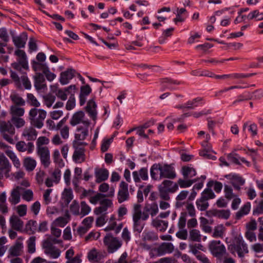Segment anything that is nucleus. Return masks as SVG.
<instances>
[{
	"instance_id": "40",
	"label": "nucleus",
	"mask_w": 263,
	"mask_h": 263,
	"mask_svg": "<svg viewBox=\"0 0 263 263\" xmlns=\"http://www.w3.org/2000/svg\"><path fill=\"white\" fill-rule=\"evenodd\" d=\"M20 106L12 105L10 109V114L12 117H18L23 116L25 112V109L20 107Z\"/></svg>"
},
{
	"instance_id": "51",
	"label": "nucleus",
	"mask_w": 263,
	"mask_h": 263,
	"mask_svg": "<svg viewBox=\"0 0 263 263\" xmlns=\"http://www.w3.org/2000/svg\"><path fill=\"white\" fill-rule=\"evenodd\" d=\"M6 154L11 160L14 166L16 168H20L21 163L15 154L12 151L9 149L6 151Z\"/></svg>"
},
{
	"instance_id": "11",
	"label": "nucleus",
	"mask_w": 263,
	"mask_h": 263,
	"mask_svg": "<svg viewBox=\"0 0 263 263\" xmlns=\"http://www.w3.org/2000/svg\"><path fill=\"white\" fill-rule=\"evenodd\" d=\"M11 170V164L3 154L0 153V172L6 178L10 177L9 173Z\"/></svg>"
},
{
	"instance_id": "17",
	"label": "nucleus",
	"mask_w": 263,
	"mask_h": 263,
	"mask_svg": "<svg viewBox=\"0 0 263 263\" xmlns=\"http://www.w3.org/2000/svg\"><path fill=\"white\" fill-rule=\"evenodd\" d=\"M12 41L14 45L18 48H24L27 40V35L25 32H23L18 36H15L11 33Z\"/></svg>"
},
{
	"instance_id": "50",
	"label": "nucleus",
	"mask_w": 263,
	"mask_h": 263,
	"mask_svg": "<svg viewBox=\"0 0 263 263\" xmlns=\"http://www.w3.org/2000/svg\"><path fill=\"white\" fill-rule=\"evenodd\" d=\"M10 98L14 103L13 105L24 106L25 104V100L18 94H11Z\"/></svg>"
},
{
	"instance_id": "20",
	"label": "nucleus",
	"mask_w": 263,
	"mask_h": 263,
	"mask_svg": "<svg viewBox=\"0 0 263 263\" xmlns=\"http://www.w3.org/2000/svg\"><path fill=\"white\" fill-rule=\"evenodd\" d=\"M37 154L39 156L42 164L48 167L50 163V153L48 149H38Z\"/></svg>"
},
{
	"instance_id": "1",
	"label": "nucleus",
	"mask_w": 263,
	"mask_h": 263,
	"mask_svg": "<svg viewBox=\"0 0 263 263\" xmlns=\"http://www.w3.org/2000/svg\"><path fill=\"white\" fill-rule=\"evenodd\" d=\"M150 174L152 179L156 181L174 179L177 177L173 164L155 163L151 166Z\"/></svg>"
},
{
	"instance_id": "23",
	"label": "nucleus",
	"mask_w": 263,
	"mask_h": 263,
	"mask_svg": "<svg viewBox=\"0 0 263 263\" xmlns=\"http://www.w3.org/2000/svg\"><path fill=\"white\" fill-rule=\"evenodd\" d=\"M245 183V179L238 174H234L231 175V185L235 190L239 191L240 186Z\"/></svg>"
},
{
	"instance_id": "10",
	"label": "nucleus",
	"mask_w": 263,
	"mask_h": 263,
	"mask_svg": "<svg viewBox=\"0 0 263 263\" xmlns=\"http://www.w3.org/2000/svg\"><path fill=\"white\" fill-rule=\"evenodd\" d=\"M85 115L83 111H78L74 113L70 120L71 126H74L80 123L83 124V126H89L90 123L88 120H85Z\"/></svg>"
},
{
	"instance_id": "64",
	"label": "nucleus",
	"mask_w": 263,
	"mask_h": 263,
	"mask_svg": "<svg viewBox=\"0 0 263 263\" xmlns=\"http://www.w3.org/2000/svg\"><path fill=\"white\" fill-rule=\"evenodd\" d=\"M224 227L222 225H219L215 227L213 236L214 237H221L223 236Z\"/></svg>"
},
{
	"instance_id": "34",
	"label": "nucleus",
	"mask_w": 263,
	"mask_h": 263,
	"mask_svg": "<svg viewBox=\"0 0 263 263\" xmlns=\"http://www.w3.org/2000/svg\"><path fill=\"white\" fill-rule=\"evenodd\" d=\"M224 190L226 192V197L228 200H226L222 197L219 198L216 202L217 206L219 208L226 207L228 204L229 199L230 198V187L228 185H225Z\"/></svg>"
},
{
	"instance_id": "21",
	"label": "nucleus",
	"mask_w": 263,
	"mask_h": 263,
	"mask_svg": "<svg viewBox=\"0 0 263 263\" xmlns=\"http://www.w3.org/2000/svg\"><path fill=\"white\" fill-rule=\"evenodd\" d=\"M174 249L173 244L171 242H163L157 249V252L159 256L166 253H172Z\"/></svg>"
},
{
	"instance_id": "15",
	"label": "nucleus",
	"mask_w": 263,
	"mask_h": 263,
	"mask_svg": "<svg viewBox=\"0 0 263 263\" xmlns=\"http://www.w3.org/2000/svg\"><path fill=\"white\" fill-rule=\"evenodd\" d=\"M23 190L24 189L20 186L12 189L8 198L9 201L12 205H15L20 202L21 193Z\"/></svg>"
},
{
	"instance_id": "29",
	"label": "nucleus",
	"mask_w": 263,
	"mask_h": 263,
	"mask_svg": "<svg viewBox=\"0 0 263 263\" xmlns=\"http://www.w3.org/2000/svg\"><path fill=\"white\" fill-rule=\"evenodd\" d=\"M22 135L28 140H34L36 138L37 132L32 126L26 127Z\"/></svg>"
},
{
	"instance_id": "12",
	"label": "nucleus",
	"mask_w": 263,
	"mask_h": 263,
	"mask_svg": "<svg viewBox=\"0 0 263 263\" xmlns=\"http://www.w3.org/2000/svg\"><path fill=\"white\" fill-rule=\"evenodd\" d=\"M129 198L128 191V184L124 181H121L120 184L118 193V200L120 203L128 200Z\"/></svg>"
},
{
	"instance_id": "43",
	"label": "nucleus",
	"mask_w": 263,
	"mask_h": 263,
	"mask_svg": "<svg viewBox=\"0 0 263 263\" xmlns=\"http://www.w3.org/2000/svg\"><path fill=\"white\" fill-rule=\"evenodd\" d=\"M73 199L71 189H65L62 193V199L66 205H67Z\"/></svg>"
},
{
	"instance_id": "47",
	"label": "nucleus",
	"mask_w": 263,
	"mask_h": 263,
	"mask_svg": "<svg viewBox=\"0 0 263 263\" xmlns=\"http://www.w3.org/2000/svg\"><path fill=\"white\" fill-rule=\"evenodd\" d=\"M197 181L196 179H179L177 181L178 187L179 186L181 188H186L191 186L194 182Z\"/></svg>"
},
{
	"instance_id": "56",
	"label": "nucleus",
	"mask_w": 263,
	"mask_h": 263,
	"mask_svg": "<svg viewBox=\"0 0 263 263\" xmlns=\"http://www.w3.org/2000/svg\"><path fill=\"white\" fill-rule=\"evenodd\" d=\"M35 236H31L27 241L28 251L29 253H33L35 251Z\"/></svg>"
},
{
	"instance_id": "39",
	"label": "nucleus",
	"mask_w": 263,
	"mask_h": 263,
	"mask_svg": "<svg viewBox=\"0 0 263 263\" xmlns=\"http://www.w3.org/2000/svg\"><path fill=\"white\" fill-rule=\"evenodd\" d=\"M70 220V216L67 212L64 217H59L57 218L54 221V223L56 226L63 228Z\"/></svg>"
},
{
	"instance_id": "16",
	"label": "nucleus",
	"mask_w": 263,
	"mask_h": 263,
	"mask_svg": "<svg viewBox=\"0 0 263 263\" xmlns=\"http://www.w3.org/2000/svg\"><path fill=\"white\" fill-rule=\"evenodd\" d=\"M76 89L75 85H71L69 86L62 89H57L55 91V96L60 99L62 101H65L67 99V95L68 94L72 93L71 90H73L74 91Z\"/></svg>"
},
{
	"instance_id": "30",
	"label": "nucleus",
	"mask_w": 263,
	"mask_h": 263,
	"mask_svg": "<svg viewBox=\"0 0 263 263\" xmlns=\"http://www.w3.org/2000/svg\"><path fill=\"white\" fill-rule=\"evenodd\" d=\"M158 239V236L156 233L145 230L142 235V241L144 242H153Z\"/></svg>"
},
{
	"instance_id": "35",
	"label": "nucleus",
	"mask_w": 263,
	"mask_h": 263,
	"mask_svg": "<svg viewBox=\"0 0 263 263\" xmlns=\"http://www.w3.org/2000/svg\"><path fill=\"white\" fill-rule=\"evenodd\" d=\"M10 223L12 228L17 231L22 229L24 226V222L20 218L16 215H13L10 219Z\"/></svg>"
},
{
	"instance_id": "45",
	"label": "nucleus",
	"mask_w": 263,
	"mask_h": 263,
	"mask_svg": "<svg viewBox=\"0 0 263 263\" xmlns=\"http://www.w3.org/2000/svg\"><path fill=\"white\" fill-rule=\"evenodd\" d=\"M248 20H255L256 21L263 20V12H259L258 10H255L250 12L246 16Z\"/></svg>"
},
{
	"instance_id": "63",
	"label": "nucleus",
	"mask_w": 263,
	"mask_h": 263,
	"mask_svg": "<svg viewBox=\"0 0 263 263\" xmlns=\"http://www.w3.org/2000/svg\"><path fill=\"white\" fill-rule=\"evenodd\" d=\"M10 77L13 80L15 85L16 87L19 89L22 88L21 82V78L18 77L17 74L13 71L12 70L10 71Z\"/></svg>"
},
{
	"instance_id": "13",
	"label": "nucleus",
	"mask_w": 263,
	"mask_h": 263,
	"mask_svg": "<svg viewBox=\"0 0 263 263\" xmlns=\"http://www.w3.org/2000/svg\"><path fill=\"white\" fill-rule=\"evenodd\" d=\"M76 74V70L72 68H68L65 71L62 72L60 74L59 81L62 85H66L74 77Z\"/></svg>"
},
{
	"instance_id": "6",
	"label": "nucleus",
	"mask_w": 263,
	"mask_h": 263,
	"mask_svg": "<svg viewBox=\"0 0 263 263\" xmlns=\"http://www.w3.org/2000/svg\"><path fill=\"white\" fill-rule=\"evenodd\" d=\"M0 132L3 138L10 143H13L12 136L14 134L15 129L9 121H0Z\"/></svg>"
},
{
	"instance_id": "48",
	"label": "nucleus",
	"mask_w": 263,
	"mask_h": 263,
	"mask_svg": "<svg viewBox=\"0 0 263 263\" xmlns=\"http://www.w3.org/2000/svg\"><path fill=\"white\" fill-rule=\"evenodd\" d=\"M8 211L6 204V193L4 192L0 194V211L2 213H7Z\"/></svg>"
},
{
	"instance_id": "58",
	"label": "nucleus",
	"mask_w": 263,
	"mask_h": 263,
	"mask_svg": "<svg viewBox=\"0 0 263 263\" xmlns=\"http://www.w3.org/2000/svg\"><path fill=\"white\" fill-rule=\"evenodd\" d=\"M55 96L50 93L47 94L43 97L44 103L48 107H50L52 106L55 101Z\"/></svg>"
},
{
	"instance_id": "36",
	"label": "nucleus",
	"mask_w": 263,
	"mask_h": 263,
	"mask_svg": "<svg viewBox=\"0 0 263 263\" xmlns=\"http://www.w3.org/2000/svg\"><path fill=\"white\" fill-rule=\"evenodd\" d=\"M114 194V190L110 191L109 194L105 195L102 193H98L95 196L89 198V202L93 204H96L98 201H100L102 199L106 197H112Z\"/></svg>"
},
{
	"instance_id": "2",
	"label": "nucleus",
	"mask_w": 263,
	"mask_h": 263,
	"mask_svg": "<svg viewBox=\"0 0 263 263\" xmlns=\"http://www.w3.org/2000/svg\"><path fill=\"white\" fill-rule=\"evenodd\" d=\"M178 190V184L170 180H164L158 186L159 196L163 200L170 199V193Z\"/></svg>"
},
{
	"instance_id": "25",
	"label": "nucleus",
	"mask_w": 263,
	"mask_h": 263,
	"mask_svg": "<svg viewBox=\"0 0 263 263\" xmlns=\"http://www.w3.org/2000/svg\"><path fill=\"white\" fill-rule=\"evenodd\" d=\"M133 178L135 182H140V178L143 180H147L148 179V172L146 168H141L139 172L134 171L133 173Z\"/></svg>"
},
{
	"instance_id": "61",
	"label": "nucleus",
	"mask_w": 263,
	"mask_h": 263,
	"mask_svg": "<svg viewBox=\"0 0 263 263\" xmlns=\"http://www.w3.org/2000/svg\"><path fill=\"white\" fill-rule=\"evenodd\" d=\"M252 97V96L250 95V92H245L242 95H239L238 96L237 98L234 100L233 102V105H236L238 103L241 102L242 101L247 100L248 99H251Z\"/></svg>"
},
{
	"instance_id": "31",
	"label": "nucleus",
	"mask_w": 263,
	"mask_h": 263,
	"mask_svg": "<svg viewBox=\"0 0 263 263\" xmlns=\"http://www.w3.org/2000/svg\"><path fill=\"white\" fill-rule=\"evenodd\" d=\"M15 54L18 57L17 61L20 62L23 68L27 69L28 68L27 61V56L24 50L17 49L15 51Z\"/></svg>"
},
{
	"instance_id": "22",
	"label": "nucleus",
	"mask_w": 263,
	"mask_h": 263,
	"mask_svg": "<svg viewBox=\"0 0 263 263\" xmlns=\"http://www.w3.org/2000/svg\"><path fill=\"white\" fill-rule=\"evenodd\" d=\"M23 248V243L20 241H16L15 244L9 249L8 257L10 256L17 257L20 256L22 253Z\"/></svg>"
},
{
	"instance_id": "18",
	"label": "nucleus",
	"mask_w": 263,
	"mask_h": 263,
	"mask_svg": "<svg viewBox=\"0 0 263 263\" xmlns=\"http://www.w3.org/2000/svg\"><path fill=\"white\" fill-rule=\"evenodd\" d=\"M34 87L37 91L44 90L47 88L45 79L43 74L36 72L34 76Z\"/></svg>"
},
{
	"instance_id": "3",
	"label": "nucleus",
	"mask_w": 263,
	"mask_h": 263,
	"mask_svg": "<svg viewBox=\"0 0 263 263\" xmlns=\"http://www.w3.org/2000/svg\"><path fill=\"white\" fill-rule=\"evenodd\" d=\"M46 115V111L43 109L31 108L29 111L28 117L31 126L37 128H41L44 125Z\"/></svg>"
},
{
	"instance_id": "37",
	"label": "nucleus",
	"mask_w": 263,
	"mask_h": 263,
	"mask_svg": "<svg viewBox=\"0 0 263 263\" xmlns=\"http://www.w3.org/2000/svg\"><path fill=\"white\" fill-rule=\"evenodd\" d=\"M152 225L160 231L163 232L167 229L168 222L166 221L161 220L156 218L152 220Z\"/></svg>"
},
{
	"instance_id": "52",
	"label": "nucleus",
	"mask_w": 263,
	"mask_h": 263,
	"mask_svg": "<svg viewBox=\"0 0 263 263\" xmlns=\"http://www.w3.org/2000/svg\"><path fill=\"white\" fill-rule=\"evenodd\" d=\"M248 126V130L251 133L252 136L254 137L257 134V126L255 123H250L249 122H246L243 125V130Z\"/></svg>"
},
{
	"instance_id": "26",
	"label": "nucleus",
	"mask_w": 263,
	"mask_h": 263,
	"mask_svg": "<svg viewBox=\"0 0 263 263\" xmlns=\"http://www.w3.org/2000/svg\"><path fill=\"white\" fill-rule=\"evenodd\" d=\"M74 251L73 249L71 248L66 251L65 253V258L67 259L66 263H81V259L79 255H77L74 257Z\"/></svg>"
},
{
	"instance_id": "19",
	"label": "nucleus",
	"mask_w": 263,
	"mask_h": 263,
	"mask_svg": "<svg viewBox=\"0 0 263 263\" xmlns=\"http://www.w3.org/2000/svg\"><path fill=\"white\" fill-rule=\"evenodd\" d=\"M158 208L157 204H152L149 206H145L142 214L143 215V220H146L149 214L152 217L155 216L158 213Z\"/></svg>"
},
{
	"instance_id": "46",
	"label": "nucleus",
	"mask_w": 263,
	"mask_h": 263,
	"mask_svg": "<svg viewBox=\"0 0 263 263\" xmlns=\"http://www.w3.org/2000/svg\"><path fill=\"white\" fill-rule=\"evenodd\" d=\"M215 154V153L211 149H202L199 152L200 156L205 159L215 160L216 157Z\"/></svg>"
},
{
	"instance_id": "32",
	"label": "nucleus",
	"mask_w": 263,
	"mask_h": 263,
	"mask_svg": "<svg viewBox=\"0 0 263 263\" xmlns=\"http://www.w3.org/2000/svg\"><path fill=\"white\" fill-rule=\"evenodd\" d=\"M73 161L81 163L85 161L86 158L85 149H76L72 156Z\"/></svg>"
},
{
	"instance_id": "62",
	"label": "nucleus",
	"mask_w": 263,
	"mask_h": 263,
	"mask_svg": "<svg viewBox=\"0 0 263 263\" xmlns=\"http://www.w3.org/2000/svg\"><path fill=\"white\" fill-rule=\"evenodd\" d=\"M70 212L74 215H80V205L76 200H73L70 206Z\"/></svg>"
},
{
	"instance_id": "14",
	"label": "nucleus",
	"mask_w": 263,
	"mask_h": 263,
	"mask_svg": "<svg viewBox=\"0 0 263 263\" xmlns=\"http://www.w3.org/2000/svg\"><path fill=\"white\" fill-rule=\"evenodd\" d=\"M97 105L93 99L89 100L85 107V110L89 117L95 122L97 118Z\"/></svg>"
},
{
	"instance_id": "8",
	"label": "nucleus",
	"mask_w": 263,
	"mask_h": 263,
	"mask_svg": "<svg viewBox=\"0 0 263 263\" xmlns=\"http://www.w3.org/2000/svg\"><path fill=\"white\" fill-rule=\"evenodd\" d=\"M209 249L212 254L215 257L221 258L226 254V248L218 240H213L209 245Z\"/></svg>"
},
{
	"instance_id": "54",
	"label": "nucleus",
	"mask_w": 263,
	"mask_h": 263,
	"mask_svg": "<svg viewBox=\"0 0 263 263\" xmlns=\"http://www.w3.org/2000/svg\"><path fill=\"white\" fill-rule=\"evenodd\" d=\"M89 261H98L101 259L100 255L96 249H92L89 252L87 255Z\"/></svg>"
},
{
	"instance_id": "41",
	"label": "nucleus",
	"mask_w": 263,
	"mask_h": 263,
	"mask_svg": "<svg viewBox=\"0 0 263 263\" xmlns=\"http://www.w3.org/2000/svg\"><path fill=\"white\" fill-rule=\"evenodd\" d=\"M212 213L213 216L221 219H228L230 216L229 210H214Z\"/></svg>"
},
{
	"instance_id": "53",
	"label": "nucleus",
	"mask_w": 263,
	"mask_h": 263,
	"mask_svg": "<svg viewBox=\"0 0 263 263\" xmlns=\"http://www.w3.org/2000/svg\"><path fill=\"white\" fill-rule=\"evenodd\" d=\"M37 222L35 220H29L26 225V230L29 234H33L36 230Z\"/></svg>"
},
{
	"instance_id": "7",
	"label": "nucleus",
	"mask_w": 263,
	"mask_h": 263,
	"mask_svg": "<svg viewBox=\"0 0 263 263\" xmlns=\"http://www.w3.org/2000/svg\"><path fill=\"white\" fill-rule=\"evenodd\" d=\"M43 248L44 253L51 258L56 259L60 256V250L53 245L50 239L43 241Z\"/></svg>"
},
{
	"instance_id": "55",
	"label": "nucleus",
	"mask_w": 263,
	"mask_h": 263,
	"mask_svg": "<svg viewBox=\"0 0 263 263\" xmlns=\"http://www.w3.org/2000/svg\"><path fill=\"white\" fill-rule=\"evenodd\" d=\"M27 102L30 105L35 107H39L40 106V103L37 101L35 97L30 93H28L27 95Z\"/></svg>"
},
{
	"instance_id": "57",
	"label": "nucleus",
	"mask_w": 263,
	"mask_h": 263,
	"mask_svg": "<svg viewBox=\"0 0 263 263\" xmlns=\"http://www.w3.org/2000/svg\"><path fill=\"white\" fill-rule=\"evenodd\" d=\"M81 211H80V215L82 217L88 215L90 211V207L87 204L85 201H81L80 203Z\"/></svg>"
},
{
	"instance_id": "9",
	"label": "nucleus",
	"mask_w": 263,
	"mask_h": 263,
	"mask_svg": "<svg viewBox=\"0 0 263 263\" xmlns=\"http://www.w3.org/2000/svg\"><path fill=\"white\" fill-rule=\"evenodd\" d=\"M233 248L236 251L239 257H243L245 253L248 252V247L239 235L235 237L233 241Z\"/></svg>"
},
{
	"instance_id": "38",
	"label": "nucleus",
	"mask_w": 263,
	"mask_h": 263,
	"mask_svg": "<svg viewBox=\"0 0 263 263\" xmlns=\"http://www.w3.org/2000/svg\"><path fill=\"white\" fill-rule=\"evenodd\" d=\"M251 209V204L250 202H247L236 213L235 218L236 220L240 219L243 216L247 215Z\"/></svg>"
},
{
	"instance_id": "24",
	"label": "nucleus",
	"mask_w": 263,
	"mask_h": 263,
	"mask_svg": "<svg viewBox=\"0 0 263 263\" xmlns=\"http://www.w3.org/2000/svg\"><path fill=\"white\" fill-rule=\"evenodd\" d=\"M91 92V88L90 86L86 84L82 86L80 88V105L83 106L86 102V97L88 96Z\"/></svg>"
},
{
	"instance_id": "4",
	"label": "nucleus",
	"mask_w": 263,
	"mask_h": 263,
	"mask_svg": "<svg viewBox=\"0 0 263 263\" xmlns=\"http://www.w3.org/2000/svg\"><path fill=\"white\" fill-rule=\"evenodd\" d=\"M132 217L134 231L140 233L144 227L145 223L143 222L141 205L139 203H136L134 205Z\"/></svg>"
},
{
	"instance_id": "28",
	"label": "nucleus",
	"mask_w": 263,
	"mask_h": 263,
	"mask_svg": "<svg viewBox=\"0 0 263 263\" xmlns=\"http://www.w3.org/2000/svg\"><path fill=\"white\" fill-rule=\"evenodd\" d=\"M95 175L96 178V182L100 183L107 179L109 173L108 170L105 168H96Z\"/></svg>"
},
{
	"instance_id": "49",
	"label": "nucleus",
	"mask_w": 263,
	"mask_h": 263,
	"mask_svg": "<svg viewBox=\"0 0 263 263\" xmlns=\"http://www.w3.org/2000/svg\"><path fill=\"white\" fill-rule=\"evenodd\" d=\"M189 239L193 241L200 242L201 240L200 231L197 229L190 230L189 231Z\"/></svg>"
},
{
	"instance_id": "44",
	"label": "nucleus",
	"mask_w": 263,
	"mask_h": 263,
	"mask_svg": "<svg viewBox=\"0 0 263 263\" xmlns=\"http://www.w3.org/2000/svg\"><path fill=\"white\" fill-rule=\"evenodd\" d=\"M205 197H200V198L198 199L196 201L197 208L200 211H206L209 206L208 201L205 199H203Z\"/></svg>"
},
{
	"instance_id": "60",
	"label": "nucleus",
	"mask_w": 263,
	"mask_h": 263,
	"mask_svg": "<svg viewBox=\"0 0 263 263\" xmlns=\"http://www.w3.org/2000/svg\"><path fill=\"white\" fill-rule=\"evenodd\" d=\"M201 197H205L203 199L208 201L209 199H213L215 195L211 189H205L201 193Z\"/></svg>"
},
{
	"instance_id": "33",
	"label": "nucleus",
	"mask_w": 263,
	"mask_h": 263,
	"mask_svg": "<svg viewBox=\"0 0 263 263\" xmlns=\"http://www.w3.org/2000/svg\"><path fill=\"white\" fill-rule=\"evenodd\" d=\"M89 126H80L77 128V133L75 134V139L84 140L88 135Z\"/></svg>"
},
{
	"instance_id": "59",
	"label": "nucleus",
	"mask_w": 263,
	"mask_h": 263,
	"mask_svg": "<svg viewBox=\"0 0 263 263\" xmlns=\"http://www.w3.org/2000/svg\"><path fill=\"white\" fill-rule=\"evenodd\" d=\"M74 91L73 93H71L68 101L66 104V109L67 110H70L73 109L76 106V99L74 97Z\"/></svg>"
},
{
	"instance_id": "42",
	"label": "nucleus",
	"mask_w": 263,
	"mask_h": 263,
	"mask_svg": "<svg viewBox=\"0 0 263 263\" xmlns=\"http://www.w3.org/2000/svg\"><path fill=\"white\" fill-rule=\"evenodd\" d=\"M23 164L26 170L30 172L35 168L36 162L34 159L30 157H27L24 159Z\"/></svg>"
},
{
	"instance_id": "5",
	"label": "nucleus",
	"mask_w": 263,
	"mask_h": 263,
	"mask_svg": "<svg viewBox=\"0 0 263 263\" xmlns=\"http://www.w3.org/2000/svg\"><path fill=\"white\" fill-rule=\"evenodd\" d=\"M103 243L106 247L109 253H113L120 249L122 245V241L117 237H114L109 233L104 237Z\"/></svg>"
},
{
	"instance_id": "27",
	"label": "nucleus",
	"mask_w": 263,
	"mask_h": 263,
	"mask_svg": "<svg viewBox=\"0 0 263 263\" xmlns=\"http://www.w3.org/2000/svg\"><path fill=\"white\" fill-rule=\"evenodd\" d=\"M181 173L182 175L183 178L185 179H189L195 176L196 175V171L193 167L185 165L183 166L181 169Z\"/></svg>"
}]
</instances>
